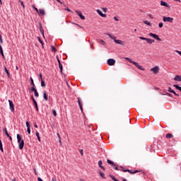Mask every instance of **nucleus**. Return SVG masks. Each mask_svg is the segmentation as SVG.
<instances>
[{
    "label": "nucleus",
    "instance_id": "obj_1",
    "mask_svg": "<svg viewBox=\"0 0 181 181\" xmlns=\"http://www.w3.org/2000/svg\"><path fill=\"white\" fill-rule=\"evenodd\" d=\"M17 142L18 144V148L20 150L23 149V146H25V141L22 140V137H21L20 134H17Z\"/></svg>",
    "mask_w": 181,
    "mask_h": 181
},
{
    "label": "nucleus",
    "instance_id": "obj_2",
    "mask_svg": "<svg viewBox=\"0 0 181 181\" xmlns=\"http://www.w3.org/2000/svg\"><path fill=\"white\" fill-rule=\"evenodd\" d=\"M125 59L127 60V62H129V63H132V64H134V66H136V67H137V69H139V70H142V71H145V69L144 67H142V66H140L138 62L132 61L131 59H129L128 57H126Z\"/></svg>",
    "mask_w": 181,
    "mask_h": 181
},
{
    "label": "nucleus",
    "instance_id": "obj_3",
    "mask_svg": "<svg viewBox=\"0 0 181 181\" xmlns=\"http://www.w3.org/2000/svg\"><path fill=\"white\" fill-rule=\"evenodd\" d=\"M148 36H151V37H153V39H156V40H158V42H162V39L159 37V35L150 33L148 34Z\"/></svg>",
    "mask_w": 181,
    "mask_h": 181
},
{
    "label": "nucleus",
    "instance_id": "obj_4",
    "mask_svg": "<svg viewBox=\"0 0 181 181\" xmlns=\"http://www.w3.org/2000/svg\"><path fill=\"white\" fill-rule=\"evenodd\" d=\"M115 59H109L107 61V63L108 64V66H115Z\"/></svg>",
    "mask_w": 181,
    "mask_h": 181
},
{
    "label": "nucleus",
    "instance_id": "obj_5",
    "mask_svg": "<svg viewBox=\"0 0 181 181\" xmlns=\"http://www.w3.org/2000/svg\"><path fill=\"white\" fill-rule=\"evenodd\" d=\"M163 22H170V23H172L173 22V18H172V17H163Z\"/></svg>",
    "mask_w": 181,
    "mask_h": 181
},
{
    "label": "nucleus",
    "instance_id": "obj_6",
    "mask_svg": "<svg viewBox=\"0 0 181 181\" xmlns=\"http://www.w3.org/2000/svg\"><path fill=\"white\" fill-rule=\"evenodd\" d=\"M159 70H160L159 66H156L152 68L151 69V71L154 73V74H158V73H159Z\"/></svg>",
    "mask_w": 181,
    "mask_h": 181
},
{
    "label": "nucleus",
    "instance_id": "obj_7",
    "mask_svg": "<svg viewBox=\"0 0 181 181\" xmlns=\"http://www.w3.org/2000/svg\"><path fill=\"white\" fill-rule=\"evenodd\" d=\"M8 103H9V106H10V110L12 112H15V107H13V102H12V100H8Z\"/></svg>",
    "mask_w": 181,
    "mask_h": 181
},
{
    "label": "nucleus",
    "instance_id": "obj_8",
    "mask_svg": "<svg viewBox=\"0 0 181 181\" xmlns=\"http://www.w3.org/2000/svg\"><path fill=\"white\" fill-rule=\"evenodd\" d=\"M75 12L82 19V21H84V19H86V17L83 16V13H81V11H78V10H76Z\"/></svg>",
    "mask_w": 181,
    "mask_h": 181
},
{
    "label": "nucleus",
    "instance_id": "obj_9",
    "mask_svg": "<svg viewBox=\"0 0 181 181\" xmlns=\"http://www.w3.org/2000/svg\"><path fill=\"white\" fill-rule=\"evenodd\" d=\"M31 100L33 102L36 111H39V107H37V102H36V100H35V98H33V96L31 97Z\"/></svg>",
    "mask_w": 181,
    "mask_h": 181
},
{
    "label": "nucleus",
    "instance_id": "obj_10",
    "mask_svg": "<svg viewBox=\"0 0 181 181\" xmlns=\"http://www.w3.org/2000/svg\"><path fill=\"white\" fill-rule=\"evenodd\" d=\"M96 12L101 16L102 18H107V14L103 13V11L100 9H97Z\"/></svg>",
    "mask_w": 181,
    "mask_h": 181
},
{
    "label": "nucleus",
    "instance_id": "obj_11",
    "mask_svg": "<svg viewBox=\"0 0 181 181\" xmlns=\"http://www.w3.org/2000/svg\"><path fill=\"white\" fill-rule=\"evenodd\" d=\"M122 171L123 172H128L129 173H131V175H135V173H138V170H134V171H132L131 170H124V168H122Z\"/></svg>",
    "mask_w": 181,
    "mask_h": 181
},
{
    "label": "nucleus",
    "instance_id": "obj_12",
    "mask_svg": "<svg viewBox=\"0 0 181 181\" xmlns=\"http://www.w3.org/2000/svg\"><path fill=\"white\" fill-rule=\"evenodd\" d=\"M102 165H103V161L102 160H99L98 161V166H99V168H100L103 170H105V168L104 166H103Z\"/></svg>",
    "mask_w": 181,
    "mask_h": 181
},
{
    "label": "nucleus",
    "instance_id": "obj_13",
    "mask_svg": "<svg viewBox=\"0 0 181 181\" xmlns=\"http://www.w3.org/2000/svg\"><path fill=\"white\" fill-rule=\"evenodd\" d=\"M114 42H115L117 45H124V42H122V40H117V38H115Z\"/></svg>",
    "mask_w": 181,
    "mask_h": 181
},
{
    "label": "nucleus",
    "instance_id": "obj_14",
    "mask_svg": "<svg viewBox=\"0 0 181 181\" xmlns=\"http://www.w3.org/2000/svg\"><path fill=\"white\" fill-rule=\"evenodd\" d=\"M175 81H181V76L176 75L174 78Z\"/></svg>",
    "mask_w": 181,
    "mask_h": 181
},
{
    "label": "nucleus",
    "instance_id": "obj_15",
    "mask_svg": "<svg viewBox=\"0 0 181 181\" xmlns=\"http://www.w3.org/2000/svg\"><path fill=\"white\" fill-rule=\"evenodd\" d=\"M160 5L161 6H165V8H169V5L168 4V3L165 2V1H160Z\"/></svg>",
    "mask_w": 181,
    "mask_h": 181
},
{
    "label": "nucleus",
    "instance_id": "obj_16",
    "mask_svg": "<svg viewBox=\"0 0 181 181\" xmlns=\"http://www.w3.org/2000/svg\"><path fill=\"white\" fill-rule=\"evenodd\" d=\"M78 104L79 105L81 111L83 112V105H81V102L80 101V98H78Z\"/></svg>",
    "mask_w": 181,
    "mask_h": 181
},
{
    "label": "nucleus",
    "instance_id": "obj_17",
    "mask_svg": "<svg viewBox=\"0 0 181 181\" xmlns=\"http://www.w3.org/2000/svg\"><path fill=\"white\" fill-rule=\"evenodd\" d=\"M38 13H39V15L45 16V10H43L42 8L39 9Z\"/></svg>",
    "mask_w": 181,
    "mask_h": 181
},
{
    "label": "nucleus",
    "instance_id": "obj_18",
    "mask_svg": "<svg viewBox=\"0 0 181 181\" xmlns=\"http://www.w3.org/2000/svg\"><path fill=\"white\" fill-rule=\"evenodd\" d=\"M43 98L45 101L49 100V98L47 97V95L46 94V92H43Z\"/></svg>",
    "mask_w": 181,
    "mask_h": 181
},
{
    "label": "nucleus",
    "instance_id": "obj_19",
    "mask_svg": "<svg viewBox=\"0 0 181 181\" xmlns=\"http://www.w3.org/2000/svg\"><path fill=\"white\" fill-rule=\"evenodd\" d=\"M39 29H40V33L43 35L45 33V30H43V27H42V24L39 25Z\"/></svg>",
    "mask_w": 181,
    "mask_h": 181
},
{
    "label": "nucleus",
    "instance_id": "obj_20",
    "mask_svg": "<svg viewBox=\"0 0 181 181\" xmlns=\"http://www.w3.org/2000/svg\"><path fill=\"white\" fill-rule=\"evenodd\" d=\"M147 43H148V45H152V43H155V40H152V39L147 38Z\"/></svg>",
    "mask_w": 181,
    "mask_h": 181
},
{
    "label": "nucleus",
    "instance_id": "obj_21",
    "mask_svg": "<svg viewBox=\"0 0 181 181\" xmlns=\"http://www.w3.org/2000/svg\"><path fill=\"white\" fill-rule=\"evenodd\" d=\"M107 36H109V37H110V39H112V40H115V39H117V37L114 36V35L112 34H107Z\"/></svg>",
    "mask_w": 181,
    "mask_h": 181
},
{
    "label": "nucleus",
    "instance_id": "obj_22",
    "mask_svg": "<svg viewBox=\"0 0 181 181\" xmlns=\"http://www.w3.org/2000/svg\"><path fill=\"white\" fill-rule=\"evenodd\" d=\"M35 135L39 141V142H41V140H40V134H39V132H35Z\"/></svg>",
    "mask_w": 181,
    "mask_h": 181
},
{
    "label": "nucleus",
    "instance_id": "obj_23",
    "mask_svg": "<svg viewBox=\"0 0 181 181\" xmlns=\"http://www.w3.org/2000/svg\"><path fill=\"white\" fill-rule=\"evenodd\" d=\"M98 43H100V45H102V46H105L106 43L105 42L104 40H98Z\"/></svg>",
    "mask_w": 181,
    "mask_h": 181
},
{
    "label": "nucleus",
    "instance_id": "obj_24",
    "mask_svg": "<svg viewBox=\"0 0 181 181\" xmlns=\"http://www.w3.org/2000/svg\"><path fill=\"white\" fill-rule=\"evenodd\" d=\"M3 132H4L5 135H6V136H9V134L8 133V130L6 129V127H4L3 129Z\"/></svg>",
    "mask_w": 181,
    "mask_h": 181
},
{
    "label": "nucleus",
    "instance_id": "obj_25",
    "mask_svg": "<svg viewBox=\"0 0 181 181\" xmlns=\"http://www.w3.org/2000/svg\"><path fill=\"white\" fill-rule=\"evenodd\" d=\"M166 138H168V139H170V138H173V134L168 133L166 134Z\"/></svg>",
    "mask_w": 181,
    "mask_h": 181
},
{
    "label": "nucleus",
    "instance_id": "obj_26",
    "mask_svg": "<svg viewBox=\"0 0 181 181\" xmlns=\"http://www.w3.org/2000/svg\"><path fill=\"white\" fill-rule=\"evenodd\" d=\"M107 163L109 165H111L113 168L115 166V164L114 163V162L111 161L110 160H107Z\"/></svg>",
    "mask_w": 181,
    "mask_h": 181
},
{
    "label": "nucleus",
    "instance_id": "obj_27",
    "mask_svg": "<svg viewBox=\"0 0 181 181\" xmlns=\"http://www.w3.org/2000/svg\"><path fill=\"white\" fill-rule=\"evenodd\" d=\"M4 69L5 73H6L8 77L9 78L10 77L9 71H8V69H6V66H4Z\"/></svg>",
    "mask_w": 181,
    "mask_h": 181
},
{
    "label": "nucleus",
    "instance_id": "obj_28",
    "mask_svg": "<svg viewBox=\"0 0 181 181\" xmlns=\"http://www.w3.org/2000/svg\"><path fill=\"white\" fill-rule=\"evenodd\" d=\"M144 23H145V25H148V26H152V23L148 21H144Z\"/></svg>",
    "mask_w": 181,
    "mask_h": 181
},
{
    "label": "nucleus",
    "instance_id": "obj_29",
    "mask_svg": "<svg viewBox=\"0 0 181 181\" xmlns=\"http://www.w3.org/2000/svg\"><path fill=\"white\" fill-rule=\"evenodd\" d=\"M37 39H38L40 43L42 45V48H43V47H43V45H45V43L43 42V41L42 40V39H40V37H37Z\"/></svg>",
    "mask_w": 181,
    "mask_h": 181
},
{
    "label": "nucleus",
    "instance_id": "obj_30",
    "mask_svg": "<svg viewBox=\"0 0 181 181\" xmlns=\"http://www.w3.org/2000/svg\"><path fill=\"white\" fill-rule=\"evenodd\" d=\"M59 67L60 72H61V73H63V64H62L61 63H59Z\"/></svg>",
    "mask_w": 181,
    "mask_h": 181
},
{
    "label": "nucleus",
    "instance_id": "obj_31",
    "mask_svg": "<svg viewBox=\"0 0 181 181\" xmlns=\"http://www.w3.org/2000/svg\"><path fill=\"white\" fill-rule=\"evenodd\" d=\"M0 151L4 152V147L2 146V141L0 139Z\"/></svg>",
    "mask_w": 181,
    "mask_h": 181
},
{
    "label": "nucleus",
    "instance_id": "obj_32",
    "mask_svg": "<svg viewBox=\"0 0 181 181\" xmlns=\"http://www.w3.org/2000/svg\"><path fill=\"white\" fill-rule=\"evenodd\" d=\"M100 176L103 179H105V174H104L103 172H100Z\"/></svg>",
    "mask_w": 181,
    "mask_h": 181
},
{
    "label": "nucleus",
    "instance_id": "obj_33",
    "mask_svg": "<svg viewBox=\"0 0 181 181\" xmlns=\"http://www.w3.org/2000/svg\"><path fill=\"white\" fill-rule=\"evenodd\" d=\"M41 87H46V83H45V81H41Z\"/></svg>",
    "mask_w": 181,
    "mask_h": 181
},
{
    "label": "nucleus",
    "instance_id": "obj_34",
    "mask_svg": "<svg viewBox=\"0 0 181 181\" xmlns=\"http://www.w3.org/2000/svg\"><path fill=\"white\" fill-rule=\"evenodd\" d=\"M52 52H57V49H56V47H54L53 45H51Z\"/></svg>",
    "mask_w": 181,
    "mask_h": 181
},
{
    "label": "nucleus",
    "instance_id": "obj_35",
    "mask_svg": "<svg viewBox=\"0 0 181 181\" xmlns=\"http://www.w3.org/2000/svg\"><path fill=\"white\" fill-rule=\"evenodd\" d=\"M30 81H31V86L35 87V82L33 81V78L32 77H30Z\"/></svg>",
    "mask_w": 181,
    "mask_h": 181
},
{
    "label": "nucleus",
    "instance_id": "obj_36",
    "mask_svg": "<svg viewBox=\"0 0 181 181\" xmlns=\"http://www.w3.org/2000/svg\"><path fill=\"white\" fill-rule=\"evenodd\" d=\"M139 39H141V40H146V42L148 41V38L144 37H139Z\"/></svg>",
    "mask_w": 181,
    "mask_h": 181
},
{
    "label": "nucleus",
    "instance_id": "obj_37",
    "mask_svg": "<svg viewBox=\"0 0 181 181\" xmlns=\"http://www.w3.org/2000/svg\"><path fill=\"white\" fill-rule=\"evenodd\" d=\"M25 124H26L27 129H30V124H29V122H26Z\"/></svg>",
    "mask_w": 181,
    "mask_h": 181
},
{
    "label": "nucleus",
    "instance_id": "obj_38",
    "mask_svg": "<svg viewBox=\"0 0 181 181\" xmlns=\"http://www.w3.org/2000/svg\"><path fill=\"white\" fill-rule=\"evenodd\" d=\"M52 114H53L54 117H56L57 115V113L55 110H52Z\"/></svg>",
    "mask_w": 181,
    "mask_h": 181
},
{
    "label": "nucleus",
    "instance_id": "obj_39",
    "mask_svg": "<svg viewBox=\"0 0 181 181\" xmlns=\"http://www.w3.org/2000/svg\"><path fill=\"white\" fill-rule=\"evenodd\" d=\"M30 90H31V91H33V93H35V91L37 90H36V88H35V86H33Z\"/></svg>",
    "mask_w": 181,
    "mask_h": 181
},
{
    "label": "nucleus",
    "instance_id": "obj_40",
    "mask_svg": "<svg viewBox=\"0 0 181 181\" xmlns=\"http://www.w3.org/2000/svg\"><path fill=\"white\" fill-rule=\"evenodd\" d=\"M102 11L105 13V12H107L108 8H102Z\"/></svg>",
    "mask_w": 181,
    "mask_h": 181
},
{
    "label": "nucleus",
    "instance_id": "obj_41",
    "mask_svg": "<svg viewBox=\"0 0 181 181\" xmlns=\"http://www.w3.org/2000/svg\"><path fill=\"white\" fill-rule=\"evenodd\" d=\"M0 54H1L2 57H5V55L4 54V49L0 51Z\"/></svg>",
    "mask_w": 181,
    "mask_h": 181
},
{
    "label": "nucleus",
    "instance_id": "obj_42",
    "mask_svg": "<svg viewBox=\"0 0 181 181\" xmlns=\"http://www.w3.org/2000/svg\"><path fill=\"white\" fill-rule=\"evenodd\" d=\"M19 2L21 4V6H23V8H25V5L23 4V1L19 0Z\"/></svg>",
    "mask_w": 181,
    "mask_h": 181
},
{
    "label": "nucleus",
    "instance_id": "obj_43",
    "mask_svg": "<svg viewBox=\"0 0 181 181\" xmlns=\"http://www.w3.org/2000/svg\"><path fill=\"white\" fill-rule=\"evenodd\" d=\"M34 94L35 97H39V93H37V90L34 92Z\"/></svg>",
    "mask_w": 181,
    "mask_h": 181
},
{
    "label": "nucleus",
    "instance_id": "obj_44",
    "mask_svg": "<svg viewBox=\"0 0 181 181\" xmlns=\"http://www.w3.org/2000/svg\"><path fill=\"white\" fill-rule=\"evenodd\" d=\"M158 27L159 28H163V23H159Z\"/></svg>",
    "mask_w": 181,
    "mask_h": 181
},
{
    "label": "nucleus",
    "instance_id": "obj_45",
    "mask_svg": "<svg viewBox=\"0 0 181 181\" xmlns=\"http://www.w3.org/2000/svg\"><path fill=\"white\" fill-rule=\"evenodd\" d=\"M173 91H174V90H173V89H172V88H170V87L168 88V92H169V93H173Z\"/></svg>",
    "mask_w": 181,
    "mask_h": 181
},
{
    "label": "nucleus",
    "instance_id": "obj_46",
    "mask_svg": "<svg viewBox=\"0 0 181 181\" xmlns=\"http://www.w3.org/2000/svg\"><path fill=\"white\" fill-rule=\"evenodd\" d=\"M110 177L114 181L117 180V179H115V177H114V175H110Z\"/></svg>",
    "mask_w": 181,
    "mask_h": 181
},
{
    "label": "nucleus",
    "instance_id": "obj_47",
    "mask_svg": "<svg viewBox=\"0 0 181 181\" xmlns=\"http://www.w3.org/2000/svg\"><path fill=\"white\" fill-rule=\"evenodd\" d=\"M39 78H40V81H43V78H42V74H40L39 75Z\"/></svg>",
    "mask_w": 181,
    "mask_h": 181
},
{
    "label": "nucleus",
    "instance_id": "obj_48",
    "mask_svg": "<svg viewBox=\"0 0 181 181\" xmlns=\"http://www.w3.org/2000/svg\"><path fill=\"white\" fill-rule=\"evenodd\" d=\"M175 52L180 54V56H181V51L175 50Z\"/></svg>",
    "mask_w": 181,
    "mask_h": 181
},
{
    "label": "nucleus",
    "instance_id": "obj_49",
    "mask_svg": "<svg viewBox=\"0 0 181 181\" xmlns=\"http://www.w3.org/2000/svg\"><path fill=\"white\" fill-rule=\"evenodd\" d=\"M173 94H174L177 97H179V94L176 93V92H175V90H173Z\"/></svg>",
    "mask_w": 181,
    "mask_h": 181
},
{
    "label": "nucleus",
    "instance_id": "obj_50",
    "mask_svg": "<svg viewBox=\"0 0 181 181\" xmlns=\"http://www.w3.org/2000/svg\"><path fill=\"white\" fill-rule=\"evenodd\" d=\"M79 152H80V154L83 156V149L79 150Z\"/></svg>",
    "mask_w": 181,
    "mask_h": 181
},
{
    "label": "nucleus",
    "instance_id": "obj_51",
    "mask_svg": "<svg viewBox=\"0 0 181 181\" xmlns=\"http://www.w3.org/2000/svg\"><path fill=\"white\" fill-rule=\"evenodd\" d=\"M65 11H68V12H71V10H70V8H65Z\"/></svg>",
    "mask_w": 181,
    "mask_h": 181
},
{
    "label": "nucleus",
    "instance_id": "obj_52",
    "mask_svg": "<svg viewBox=\"0 0 181 181\" xmlns=\"http://www.w3.org/2000/svg\"><path fill=\"white\" fill-rule=\"evenodd\" d=\"M27 132L30 134V129H27Z\"/></svg>",
    "mask_w": 181,
    "mask_h": 181
},
{
    "label": "nucleus",
    "instance_id": "obj_53",
    "mask_svg": "<svg viewBox=\"0 0 181 181\" xmlns=\"http://www.w3.org/2000/svg\"><path fill=\"white\" fill-rule=\"evenodd\" d=\"M114 19H115V21H116L117 22H118L119 20L118 19V18H117V17H114Z\"/></svg>",
    "mask_w": 181,
    "mask_h": 181
},
{
    "label": "nucleus",
    "instance_id": "obj_54",
    "mask_svg": "<svg viewBox=\"0 0 181 181\" xmlns=\"http://www.w3.org/2000/svg\"><path fill=\"white\" fill-rule=\"evenodd\" d=\"M59 142L60 144V146H62V139H59Z\"/></svg>",
    "mask_w": 181,
    "mask_h": 181
},
{
    "label": "nucleus",
    "instance_id": "obj_55",
    "mask_svg": "<svg viewBox=\"0 0 181 181\" xmlns=\"http://www.w3.org/2000/svg\"><path fill=\"white\" fill-rule=\"evenodd\" d=\"M57 136H58L59 139H62V138L60 137V134L57 133Z\"/></svg>",
    "mask_w": 181,
    "mask_h": 181
},
{
    "label": "nucleus",
    "instance_id": "obj_56",
    "mask_svg": "<svg viewBox=\"0 0 181 181\" xmlns=\"http://www.w3.org/2000/svg\"><path fill=\"white\" fill-rule=\"evenodd\" d=\"M37 180L38 181H43V180H42V178H40V177H38Z\"/></svg>",
    "mask_w": 181,
    "mask_h": 181
},
{
    "label": "nucleus",
    "instance_id": "obj_57",
    "mask_svg": "<svg viewBox=\"0 0 181 181\" xmlns=\"http://www.w3.org/2000/svg\"><path fill=\"white\" fill-rule=\"evenodd\" d=\"M0 43H2V35H0Z\"/></svg>",
    "mask_w": 181,
    "mask_h": 181
},
{
    "label": "nucleus",
    "instance_id": "obj_58",
    "mask_svg": "<svg viewBox=\"0 0 181 181\" xmlns=\"http://www.w3.org/2000/svg\"><path fill=\"white\" fill-rule=\"evenodd\" d=\"M34 9L36 11V12L39 13V10L37 9V8L35 7Z\"/></svg>",
    "mask_w": 181,
    "mask_h": 181
},
{
    "label": "nucleus",
    "instance_id": "obj_59",
    "mask_svg": "<svg viewBox=\"0 0 181 181\" xmlns=\"http://www.w3.org/2000/svg\"><path fill=\"white\" fill-rule=\"evenodd\" d=\"M7 137L9 138L10 141H12V136H11V135H9V136Z\"/></svg>",
    "mask_w": 181,
    "mask_h": 181
},
{
    "label": "nucleus",
    "instance_id": "obj_60",
    "mask_svg": "<svg viewBox=\"0 0 181 181\" xmlns=\"http://www.w3.org/2000/svg\"><path fill=\"white\" fill-rule=\"evenodd\" d=\"M167 95H168V97H172V94L170 93H167Z\"/></svg>",
    "mask_w": 181,
    "mask_h": 181
},
{
    "label": "nucleus",
    "instance_id": "obj_61",
    "mask_svg": "<svg viewBox=\"0 0 181 181\" xmlns=\"http://www.w3.org/2000/svg\"><path fill=\"white\" fill-rule=\"evenodd\" d=\"M34 127H35V128H38L37 124H34Z\"/></svg>",
    "mask_w": 181,
    "mask_h": 181
},
{
    "label": "nucleus",
    "instance_id": "obj_62",
    "mask_svg": "<svg viewBox=\"0 0 181 181\" xmlns=\"http://www.w3.org/2000/svg\"><path fill=\"white\" fill-rule=\"evenodd\" d=\"M57 2H59V4H62V1H60V0H57Z\"/></svg>",
    "mask_w": 181,
    "mask_h": 181
},
{
    "label": "nucleus",
    "instance_id": "obj_63",
    "mask_svg": "<svg viewBox=\"0 0 181 181\" xmlns=\"http://www.w3.org/2000/svg\"><path fill=\"white\" fill-rule=\"evenodd\" d=\"M115 170H119L118 167L115 168Z\"/></svg>",
    "mask_w": 181,
    "mask_h": 181
},
{
    "label": "nucleus",
    "instance_id": "obj_64",
    "mask_svg": "<svg viewBox=\"0 0 181 181\" xmlns=\"http://www.w3.org/2000/svg\"><path fill=\"white\" fill-rule=\"evenodd\" d=\"M57 62H58L59 64H60V59H57Z\"/></svg>",
    "mask_w": 181,
    "mask_h": 181
}]
</instances>
